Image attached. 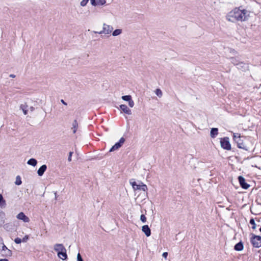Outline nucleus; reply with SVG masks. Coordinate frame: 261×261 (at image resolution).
<instances>
[{
  "mask_svg": "<svg viewBox=\"0 0 261 261\" xmlns=\"http://www.w3.org/2000/svg\"><path fill=\"white\" fill-rule=\"evenodd\" d=\"M251 14L250 11L242 6L235 7L227 13L226 19L232 23L245 22L249 19Z\"/></svg>",
  "mask_w": 261,
  "mask_h": 261,
  "instance_id": "obj_1",
  "label": "nucleus"
},
{
  "mask_svg": "<svg viewBox=\"0 0 261 261\" xmlns=\"http://www.w3.org/2000/svg\"><path fill=\"white\" fill-rule=\"evenodd\" d=\"M0 254L2 256L5 257H11L12 255V251L5 245L2 238H0Z\"/></svg>",
  "mask_w": 261,
  "mask_h": 261,
  "instance_id": "obj_2",
  "label": "nucleus"
},
{
  "mask_svg": "<svg viewBox=\"0 0 261 261\" xmlns=\"http://www.w3.org/2000/svg\"><path fill=\"white\" fill-rule=\"evenodd\" d=\"M244 136H241L239 133H233V139L234 141L237 144V146L239 148L247 150V147L242 139Z\"/></svg>",
  "mask_w": 261,
  "mask_h": 261,
  "instance_id": "obj_3",
  "label": "nucleus"
},
{
  "mask_svg": "<svg viewBox=\"0 0 261 261\" xmlns=\"http://www.w3.org/2000/svg\"><path fill=\"white\" fill-rule=\"evenodd\" d=\"M134 190H142L145 192L147 190L148 188L146 185L144 184L142 182H140L139 184L136 181H130Z\"/></svg>",
  "mask_w": 261,
  "mask_h": 261,
  "instance_id": "obj_4",
  "label": "nucleus"
},
{
  "mask_svg": "<svg viewBox=\"0 0 261 261\" xmlns=\"http://www.w3.org/2000/svg\"><path fill=\"white\" fill-rule=\"evenodd\" d=\"M221 147L226 150H230L231 149V144L228 137H224L220 140Z\"/></svg>",
  "mask_w": 261,
  "mask_h": 261,
  "instance_id": "obj_5",
  "label": "nucleus"
},
{
  "mask_svg": "<svg viewBox=\"0 0 261 261\" xmlns=\"http://www.w3.org/2000/svg\"><path fill=\"white\" fill-rule=\"evenodd\" d=\"M113 31V27L109 24L105 23L102 24V30L99 32H95V33H98L99 34L109 35L112 33Z\"/></svg>",
  "mask_w": 261,
  "mask_h": 261,
  "instance_id": "obj_6",
  "label": "nucleus"
},
{
  "mask_svg": "<svg viewBox=\"0 0 261 261\" xmlns=\"http://www.w3.org/2000/svg\"><path fill=\"white\" fill-rule=\"evenodd\" d=\"M251 241L254 247L259 248L261 246V237L253 236L251 238Z\"/></svg>",
  "mask_w": 261,
  "mask_h": 261,
  "instance_id": "obj_7",
  "label": "nucleus"
},
{
  "mask_svg": "<svg viewBox=\"0 0 261 261\" xmlns=\"http://www.w3.org/2000/svg\"><path fill=\"white\" fill-rule=\"evenodd\" d=\"M124 138H121L118 142L116 143L114 146H112V147L110 149V151L112 152L118 149L124 143Z\"/></svg>",
  "mask_w": 261,
  "mask_h": 261,
  "instance_id": "obj_8",
  "label": "nucleus"
},
{
  "mask_svg": "<svg viewBox=\"0 0 261 261\" xmlns=\"http://www.w3.org/2000/svg\"><path fill=\"white\" fill-rule=\"evenodd\" d=\"M17 219L22 221L24 223H28L30 222V218L27 216L23 212L19 213L17 216Z\"/></svg>",
  "mask_w": 261,
  "mask_h": 261,
  "instance_id": "obj_9",
  "label": "nucleus"
},
{
  "mask_svg": "<svg viewBox=\"0 0 261 261\" xmlns=\"http://www.w3.org/2000/svg\"><path fill=\"white\" fill-rule=\"evenodd\" d=\"M121 98L123 100L128 101V105L130 108H133L134 106L135 103L130 95L122 96Z\"/></svg>",
  "mask_w": 261,
  "mask_h": 261,
  "instance_id": "obj_10",
  "label": "nucleus"
},
{
  "mask_svg": "<svg viewBox=\"0 0 261 261\" xmlns=\"http://www.w3.org/2000/svg\"><path fill=\"white\" fill-rule=\"evenodd\" d=\"M239 181L241 186L244 189H247L249 187V185L246 182L245 178L240 176L239 177Z\"/></svg>",
  "mask_w": 261,
  "mask_h": 261,
  "instance_id": "obj_11",
  "label": "nucleus"
},
{
  "mask_svg": "<svg viewBox=\"0 0 261 261\" xmlns=\"http://www.w3.org/2000/svg\"><path fill=\"white\" fill-rule=\"evenodd\" d=\"M54 249L55 251L57 252L58 253L59 252L66 251V249L62 244H56L54 246Z\"/></svg>",
  "mask_w": 261,
  "mask_h": 261,
  "instance_id": "obj_12",
  "label": "nucleus"
},
{
  "mask_svg": "<svg viewBox=\"0 0 261 261\" xmlns=\"http://www.w3.org/2000/svg\"><path fill=\"white\" fill-rule=\"evenodd\" d=\"M120 110L125 114L127 115L132 114V111L129 109L126 105H121L120 106Z\"/></svg>",
  "mask_w": 261,
  "mask_h": 261,
  "instance_id": "obj_13",
  "label": "nucleus"
},
{
  "mask_svg": "<svg viewBox=\"0 0 261 261\" xmlns=\"http://www.w3.org/2000/svg\"><path fill=\"white\" fill-rule=\"evenodd\" d=\"M142 231L145 234L146 237H149L151 234V230L147 225H143L142 227Z\"/></svg>",
  "mask_w": 261,
  "mask_h": 261,
  "instance_id": "obj_14",
  "label": "nucleus"
},
{
  "mask_svg": "<svg viewBox=\"0 0 261 261\" xmlns=\"http://www.w3.org/2000/svg\"><path fill=\"white\" fill-rule=\"evenodd\" d=\"M47 169V166L46 165H42L38 170L37 173L39 176H41L43 175L44 173Z\"/></svg>",
  "mask_w": 261,
  "mask_h": 261,
  "instance_id": "obj_15",
  "label": "nucleus"
},
{
  "mask_svg": "<svg viewBox=\"0 0 261 261\" xmlns=\"http://www.w3.org/2000/svg\"><path fill=\"white\" fill-rule=\"evenodd\" d=\"M58 256L61 259L65 260L67 257V255L66 254V250L59 252L58 253Z\"/></svg>",
  "mask_w": 261,
  "mask_h": 261,
  "instance_id": "obj_16",
  "label": "nucleus"
},
{
  "mask_svg": "<svg viewBox=\"0 0 261 261\" xmlns=\"http://www.w3.org/2000/svg\"><path fill=\"white\" fill-rule=\"evenodd\" d=\"M28 106L26 103L21 104L20 106V109L22 111L25 115L28 114Z\"/></svg>",
  "mask_w": 261,
  "mask_h": 261,
  "instance_id": "obj_17",
  "label": "nucleus"
},
{
  "mask_svg": "<svg viewBox=\"0 0 261 261\" xmlns=\"http://www.w3.org/2000/svg\"><path fill=\"white\" fill-rule=\"evenodd\" d=\"M122 33V30L121 29H117L112 31V36L114 37H116L121 35Z\"/></svg>",
  "mask_w": 261,
  "mask_h": 261,
  "instance_id": "obj_18",
  "label": "nucleus"
},
{
  "mask_svg": "<svg viewBox=\"0 0 261 261\" xmlns=\"http://www.w3.org/2000/svg\"><path fill=\"white\" fill-rule=\"evenodd\" d=\"M218 128H213L211 130V137L213 138H214L218 135Z\"/></svg>",
  "mask_w": 261,
  "mask_h": 261,
  "instance_id": "obj_19",
  "label": "nucleus"
},
{
  "mask_svg": "<svg viewBox=\"0 0 261 261\" xmlns=\"http://www.w3.org/2000/svg\"><path fill=\"white\" fill-rule=\"evenodd\" d=\"M27 164L29 165L35 167L37 164V161L36 159L32 158L28 161Z\"/></svg>",
  "mask_w": 261,
  "mask_h": 261,
  "instance_id": "obj_20",
  "label": "nucleus"
},
{
  "mask_svg": "<svg viewBox=\"0 0 261 261\" xmlns=\"http://www.w3.org/2000/svg\"><path fill=\"white\" fill-rule=\"evenodd\" d=\"M6 200L3 198V195L1 194H0V206L1 207H5L6 206Z\"/></svg>",
  "mask_w": 261,
  "mask_h": 261,
  "instance_id": "obj_21",
  "label": "nucleus"
},
{
  "mask_svg": "<svg viewBox=\"0 0 261 261\" xmlns=\"http://www.w3.org/2000/svg\"><path fill=\"white\" fill-rule=\"evenodd\" d=\"M77 127H78L77 122L76 121V120H74L72 123V127L71 128V129L73 131V133L74 134H75L76 133L77 129Z\"/></svg>",
  "mask_w": 261,
  "mask_h": 261,
  "instance_id": "obj_22",
  "label": "nucleus"
},
{
  "mask_svg": "<svg viewBox=\"0 0 261 261\" xmlns=\"http://www.w3.org/2000/svg\"><path fill=\"white\" fill-rule=\"evenodd\" d=\"M256 164L252 165V166H254L261 170V157H259L256 159Z\"/></svg>",
  "mask_w": 261,
  "mask_h": 261,
  "instance_id": "obj_23",
  "label": "nucleus"
},
{
  "mask_svg": "<svg viewBox=\"0 0 261 261\" xmlns=\"http://www.w3.org/2000/svg\"><path fill=\"white\" fill-rule=\"evenodd\" d=\"M234 249L237 251H241L243 249V245L241 242L238 243L234 246Z\"/></svg>",
  "mask_w": 261,
  "mask_h": 261,
  "instance_id": "obj_24",
  "label": "nucleus"
},
{
  "mask_svg": "<svg viewBox=\"0 0 261 261\" xmlns=\"http://www.w3.org/2000/svg\"><path fill=\"white\" fill-rule=\"evenodd\" d=\"M106 0H97L96 1V6H103L106 4Z\"/></svg>",
  "mask_w": 261,
  "mask_h": 261,
  "instance_id": "obj_25",
  "label": "nucleus"
},
{
  "mask_svg": "<svg viewBox=\"0 0 261 261\" xmlns=\"http://www.w3.org/2000/svg\"><path fill=\"white\" fill-rule=\"evenodd\" d=\"M155 93L159 97H161L163 95L162 91L160 89H156L155 91Z\"/></svg>",
  "mask_w": 261,
  "mask_h": 261,
  "instance_id": "obj_26",
  "label": "nucleus"
},
{
  "mask_svg": "<svg viewBox=\"0 0 261 261\" xmlns=\"http://www.w3.org/2000/svg\"><path fill=\"white\" fill-rule=\"evenodd\" d=\"M5 214L3 212H0V224L4 222V219L5 218Z\"/></svg>",
  "mask_w": 261,
  "mask_h": 261,
  "instance_id": "obj_27",
  "label": "nucleus"
},
{
  "mask_svg": "<svg viewBox=\"0 0 261 261\" xmlns=\"http://www.w3.org/2000/svg\"><path fill=\"white\" fill-rule=\"evenodd\" d=\"M21 180L20 176H17L16 178L15 184L16 185H20L21 184Z\"/></svg>",
  "mask_w": 261,
  "mask_h": 261,
  "instance_id": "obj_28",
  "label": "nucleus"
},
{
  "mask_svg": "<svg viewBox=\"0 0 261 261\" xmlns=\"http://www.w3.org/2000/svg\"><path fill=\"white\" fill-rule=\"evenodd\" d=\"M250 223L252 225V228L253 229H256V224L253 219H251L250 220Z\"/></svg>",
  "mask_w": 261,
  "mask_h": 261,
  "instance_id": "obj_29",
  "label": "nucleus"
},
{
  "mask_svg": "<svg viewBox=\"0 0 261 261\" xmlns=\"http://www.w3.org/2000/svg\"><path fill=\"white\" fill-rule=\"evenodd\" d=\"M89 0H82L80 3V5L82 7H85L86 6Z\"/></svg>",
  "mask_w": 261,
  "mask_h": 261,
  "instance_id": "obj_30",
  "label": "nucleus"
},
{
  "mask_svg": "<svg viewBox=\"0 0 261 261\" xmlns=\"http://www.w3.org/2000/svg\"><path fill=\"white\" fill-rule=\"evenodd\" d=\"M140 220L143 223H145L146 222V218L144 215H141L140 216Z\"/></svg>",
  "mask_w": 261,
  "mask_h": 261,
  "instance_id": "obj_31",
  "label": "nucleus"
},
{
  "mask_svg": "<svg viewBox=\"0 0 261 261\" xmlns=\"http://www.w3.org/2000/svg\"><path fill=\"white\" fill-rule=\"evenodd\" d=\"M14 242L16 244H20L22 242V240L21 239H20L19 238H16L14 240Z\"/></svg>",
  "mask_w": 261,
  "mask_h": 261,
  "instance_id": "obj_32",
  "label": "nucleus"
},
{
  "mask_svg": "<svg viewBox=\"0 0 261 261\" xmlns=\"http://www.w3.org/2000/svg\"><path fill=\"white\" fill-rule=\"evenodd\" d=\"M29 239V236L25 235L22 240V242H27Z\"/></svg>",
  "mask_w": 261,
  "mask_h": 261,
  "instance_id": "obj_33",
  "label": "nucleus"
},
{
  "mask_svg": "<svg viewBox=\"0 0 261 261\" xmlns=\"http://www.w3.org/2000/svg\"><path fill=\"white\" fill-rule=\"evenodd\" d=\"M77 261H83L80 253L77 255Z\"/></svg>",
  "mask_w": 261,
  "mask_h": 261,
  "instance_id": "obj_34",
  "label": "nucleus"
},
{
  "mask_svg": "<svg viewBox=\"0 0 261 261\" xmlns=\"http://www.w3.org/2000/svg\"><path fill=\"white\" fill-rule=\"evenodd\" d=\"M231 63H232L234 64H237V61L236 58H231L230 59Z\"/></svg>",
  "mask_w": 261,
  "mask_h": 261,
  "instance_id": "obj_35",
  "label": "nucleus"
},
{
  "mask_svg": "<svg viewBox=\"0 0 261 261\" xmlns=\"http://www.w3.org/2000/svg\"><path fill=\"white\" fill-rule=\"evenodd\" d=\"M97 0H90L91 4L93 6H96Z\"/></svg>",
  "mask_w": 261,
  "mask_h": 261,
  "instance_id": "obj_36",
  "label": "nucleus"
},
{
  "mask_svg": "<svg viewBox=\"0 0 261 261\" xmlns=\"http://www.w3.org/2000/svg\"><path fill=\"white\" fill-rule=\"evenodd\" d=\"M72 153H73L72 152H70L69 153V156H68V161L69 162H71V156H72Z\"/></svg>",
  "mask_w": 261,
  "mask_h": 261,
  "instance_id": "obj_37",
  "label": "nucleus"
},
{
  "mask_svg": "<svg viewBox=\"0 0 261 261\" xmlns=\"http://www.w3.org/2000/svg\"><path fill=\"white\" fill-rule=\"evenodd\" d=\"M163 256L165 258H166L167 257V255H168V253L167 252H164L163 253Z\"/></svg>",
  "mask_w": 261,
  "mask_h": 261,
  "instance_id": "obj_38",
  "label": "nucleus"
},
{
  "mask_svg": "<svg viewBox=\"0 0 261 261\" xmlns=\"http://www.w3.org/2000/svg\"><path fill=\"white\" fill-rule=\"evenodd\" d=\"M0 261H9V260L7 258H1L0 259Z\"/></svg>",
  "mask_w": 261,
  "mask_h": 261,
  "instance_id": "obj_39",
  "label": "nucleus"
},
{
  "mask_svg": "<svg viewBox=\"0 0 261 261\" xmlns=\"http://www.w3.org/2000/svg\"><path fill=\"white\" fill-rule=\"evenodd\" d=\"M62 103H63L65 104V103L64 102V101H63V100H62Z\"/></svg>",
  "mask_w": 261,
  "mask_h": 261,
  "instance_id": "obj_40",
  "label": "nucleus"
},
{
  "mask_svg": "<svg viewBox=\"0 0 261 261\" xmlns=\"http://www.w3.org/2000/svg\"><path fill=\"white\" fill-rule=\"evenodd\" d=\"M11 77H14V76L13 75H10Z\"/></svg>",
  "mask_w": 261,
  "mask_h": 261,
  "instance_id": "obj_41",
  "label": "nucleus"
}]
</instances>
